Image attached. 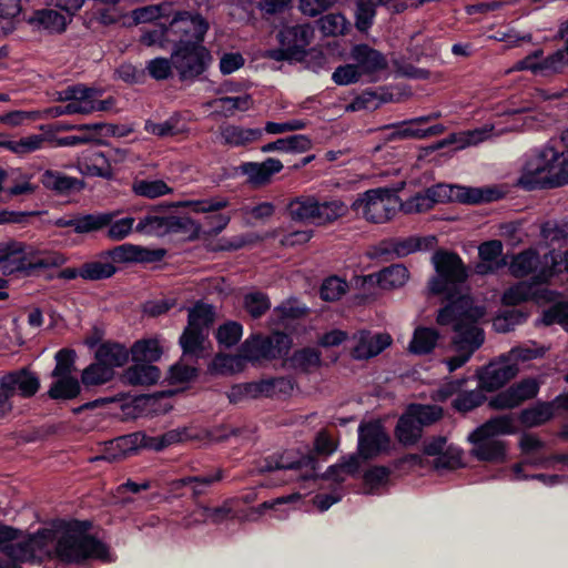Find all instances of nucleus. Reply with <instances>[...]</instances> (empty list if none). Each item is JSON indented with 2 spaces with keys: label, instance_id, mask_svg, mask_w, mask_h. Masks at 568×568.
<instances>
[{
  "label": "nucleus",
  "instance_id": "nucleus-14",
  "mask_svg": "<svg viewBox=\"0 0 568 568\" xmlns=\"http://www.w3.org/2000/svg\"><path fill=\"white\" fill-rule=\"evenodd\" d=\"M0 387L6 395V400L10 402L17 392L22 397L33 396L40 387V382L36 374L28 368H21L4 375L0 379Z\"/></svg>",
  "mask_w": 568,
  "mask_h": 568
},
{
  "label": "nucleus",
  "instance_id": "nucleus-24",
  "mask_svg": "<svg viewBox=\"0 0 568 568\" xmlns=\"http://www.w3.org/2000/svg\"><path fill=\"white\" fill-rule=\"evenodd\" d=\"M544 266V256L540 258L535 250L528 248L513 256L509 271L515 277H524L535 272L538 274Z\"/></svg>",
  "mask_w": 568,
  "mask_h": 568
},
{
  "label": "nucleus",
  "instance_id": "nucleus-23",
  "mask_svg": "<svg viewBox=\"0 0 568 568\" xmlns=\"http://www.w3.org/2000/svg\"><path fill=\"white\" fill-rule=\"evenodd\" d=\"M160 376L161 373L156 366L145 363H135L123 372L121 379L123 383L133 386H151L158 383Z\"/></svg>",
  "mask_w": 568,
  "mask_h": 568
},
{
  "label": "nucleus",
  "instance_id": "nucleus-51",
  "mask_svg": "<svg viewBox=\"0 0 568 568\" xmlns=\"http://www.w3.org/2000/svg\"><path fill=\"white\" fill-rule=\"evenodd\" d=\"M459 186H448L444 184H437L428 187L424 194L429 200V205L433 209L437 203H445L447 201H457V189Z\"/></svg>",
  "mask_w": 568,
  "mask_h": 568
},
{
  "label": "nucleus",
  "instance_id": "nucleus-47",
  "mask_svg": "<svg viewBox=\"0 0 568 568\" xmlns=\"http://www.w3.org/2000/svg\"><path fill=\"white\" fill-rule=\"evenodd\" d=\"M115 272V266L110 263L89 262L80 267L79 276L84 280L99 281L111 277Z\"/></svg>",
  "mask_w": 568,
  "mask_h": 568
},
{
  "label": "nucleus",
  "instance_id": "nucleus-41",
  "mask_svg": "<svg viewBox=\"0 0 568 568\" xmlns=\"http://www.w3.org/2000/svg\"><path fill=\"white\" fill-rule=\"evenodd\" d=\"M362 459V456L358 454H353L346 460L331 466L323 475V478L332 479L336 483H342L345 479L344 474L355 475L358 473Z\"/></svg>",
  "mask_w": 568,
  "mask_h": 568
},
{
  "label": "nucleus",
  "instance_id": "nucleus-57",
  "mask_svg": "<svg viewBox=\"0 0 568 568\" xmlns=\"http://www.w3.org/2000/svg\"><path fill=\"white\" fill-rule=\"evenodd\" d=\"M485 399L486 396L481 393V390L465 392L458 395V397L453 402V406L458 412L467 413L480 406Z\"/></svg>",
  "mask_w": 568,
  "mask_h": 568
},
{
  "label": "nucleus",
  "instance_id": "nucleus-53",
  "mask_svg": "<svg viewBox=\"0 0 568 568\" xmlns=\"http://www.w3.org/2000/svg\"><path fill=\"white\" fill-rule=\"evenodd\" d=\"M75 352L70 348H63L55 355L57 365L52 372V377L71 376L74 371Z\"/></svg>",
  "mask_w": 568,
  "mask_h": 568
},
{
  "label": "nucleus",
  "instance_id": "nucleus-54",
  "mask_svg": "<svg viewBox=\"0 0 568 568\" xmlns=\"http://www.w3.org/2000/svg\"><path fill=\"white\" fill-rule=\"evenodd\" d=\"M244 307L252 317L257 318L270 308V301L261 292L250 293L244 297Z\"/></svg>",
  "mask_w": 568,
  "mask_h": 568
},
{
  "label": "nucleus",
  "instance_id": "nucleus-63",
  "mask_svg": "<svg viewBox=\"0 0 568 568\" xmlns=\"http://www.w3.org/2000/svg\"><path fill=\"white\" fill-rule=\"evenodd\" d=\"M266 339L271 352L274 354V358L287 354L292 346V338L282 332H274L271 336H267Z\"/></svg>",
  "mask_w": 568,
  "mask_h": 568
},
{
  "label": "nucleus",
  "instance_id": "nucleus-27",
  "mask_svg": "<svg viewBox=\"0 0 568 568\" xmlns=\"http://www.w3.org/2000/svg\"><path fill=\"white\" fill-rule=\"evenodd\" d=\"M517 430L514 415L507 414L488 419L474 430V436L484 435L498 438L499 435L515 434Z\"/></svg>",
  "mask_w": 568,
  "mask_h": 568
},
{
  "label": "nucleus",
  "instance_id": "nucleus-40",
  "mask_svg": "<svg viewBox=\"0 0 568 568\" xmlns=\"http://www.w3.org/2000/svg\"><path fill=\"white\" fill-rule=\"evenodd\" d=\"M324 37H338L348 32L349 23L342 13H328L316 21Z\"/></svg>",
  "mask_w": 568,
  "mask_h": 568
},
{
  "label": "nucleus",
  "instance_id": "nucleus-30",
  "mask_svg": "<svg viewBox=\"0 0 568 568\" xmlns=\"http://www.w3.org/2000/svg\"><path fill=\"white\" fill-rule=\"evenodd\" d=\"M554 416V403L540 402L532 407L525 408L519 414L520 423L527 427H536L550 420Z\"/></svg>",
  "mask_w": 568,
  "mask_h": 568
},
{
  "label": "nucleus",
  "instance_id": "nucleus-2",
  "mask_svg": "<svg viewBox=\"0 0 568 568\" xmlns=\"http://www.w3.org/2000/svg\"><path fill=\"white\" fill-rule=\"evenodd\" d=\"M485 315V308L475 306L473 300L462 298L442 307L436 317L437 324L453 326L450 344L455 351L475 353L485 341V333L478 321Z\"/></svg>",
  "mask_w": 568,
  "mask_h": 568
},
{
  "label": "nucleus",
  "instance_id": "nucleus-22",
  "mask_svg": "<svg viewBox=\"0 0 568 568\" xmlns=\"http://www.w3.org/2000/svg\"><path fill=\"white\" fill-rule=\"evenodd\" d=\"M43 186L60 195H69L72 192H79L84 189L83 180L67 176L58 171L47 170L41 178Z\"/></svg>",
  "mask_w": 568,
  "mask_h": 568
},
{
  "label": "nucleus",
  "instance_id": "nucleus-42",
  "mask_svg": "<svg viewBox=\"0 0 568 568\" xmlns=\"http://www.w3.org/2000/svg\"><path fill=\"white\" fill-rule=\"evenodd\" d=\"M407 410L422 428L433 425L443 417V408L438 405L410 404Z\"/></svg>",
  "mask_w": 568,
  "mask_h": 568
},
{
  "label": "nucleus",
  "instance_id": "nucleus-20",
  "mask_svg": "<svg viewBox=\"0 0 568 568\" xmlns=\"http://www.w3.org/2000/svg\"><path fill=\"white\" fill-rule=\"evenodd\" d=\"M351 57L356 61L362 73L371 74L387 68L386 58L368 44H357L351 51Z\"/></svg>",
  "mask_w": 568,
  "mask_h": 568
},
{
  "label": "nucleus",
  "instance_id": "nucleus-19",
  "mask_svg": "<svg viewBox=\"0 0 568 568\" xmlns=\"http://www.w3.org/2000/svg\"><path fill=\"white\" fill-rule=\"evenodd\" d=\"M114 213L87 214L71 220L58 219L59 227H73L75 233L83 234L102 230L113 221Z\"/></svg>",
  "mask_w": 568,
  "mask_h": 568
},
{
  "label": "nucleus",
  "instance_id": "nucleus-45",
  "mask_svg": "<svg viewBox=\"0 0 568 568\" xmlns=\"http://www.w3.org/2000/svg\"><path fill=\"white\" fill-rule=\"evenodd\" d=\"M292 367L303 373H310L312 368L321 366V353L315 348L296 351L290 359Z\"/></svg>",
  "mask_w": 568,
  "mask_h": 568
},
{
  "label": "nucleus",
  "instance_id": "nucleus-7",
  "mask_svg": "<svg viewBox=\"0 0 568 568\" xmlns=\"http://www.w3.org/2000/svg\"><path fill=\"white\" fill-rule=\"evenodd\" d=\"M207 29L209 23L201 14L181 11L175 13L165 28V37L174 47L203 45Z\"/></svg>",
  "mask_w": 568,
  "mask_h": 568
},
{
  "label": "nucleus",
  "instance_id": "nucleus-55",
  "mask_svg": "<svg viewBox=\"0 0 568 568\" xmlns=\"http://www.w3.org/2000/svg\"><path fill=\"white\" fill-rule=\"evenodd\" d=\"M242 336V326L236 322H227L221 325L216 331L217 342L225 347L237 344Z\"/></svg>",
  "mask_w": 568,
  "mask_h": 568
},
{
  "label": "nucleus",
  "instance_id": "nucleus-58",
  "mask_svg": "<svg viewBox=\"0 0 568 568\" xmlns=\"http://www.w3.org/2000/svg\"><path fill=\"white\" fill-rule=\"evenodd\" d=\"M45 139L41 134L30 135L21 139L20 141L8 142L7 149L14 153H29L31 151L40 149Z\"/></svg>",
  "mask_w": 568,
  "mask_h": 568
},
{
  "label": "nucleus",
  "instance_id": "nucleus-28",
  "mask_svg": "<svg viewBox=\"0 0 568 568\" xmlns=\"http://www.w3.org/2000/svg\"><path fill=\"white\" fill-rule=\"evenodd\" d=\"M439 338L440 334L436 328L419 326L414 332L408 349L416 355L429 354L436 347Z\"/></svg>",
  "mask_w": 568,
  "mask_h": 568
},
{
  "label": "nucleus",
  "instance_id": "nucleus-50",
  "mask_svg": "<svg viewBox=\"0 0 568 568\" xmlns=\"http://www.w3.org/2000/svg\"><path fill=\"white\" fill-rule=\"evenodd\" d=\"M527 314L521 310H507L497 315L494 320V327L497 332L507 333L514 329L515 325L521 323Z\"/></svg>",
  "mask_w": 568,
  "mask_h": 568
},
{
  "label": "nucleus",
  "instance_id": "nucleus-61",
  "mask_svg": "<svg viewBox=\"0 0 568 568\" xmlns=\"http://www.w3.org/2000/svg\"><path fill=\"white\" fill-rule=\"evenodd\" d=\"M173 65L171 58H155L148 63L146 70L155 80H165L173 74Z\"/></svg>",
  "mask_w": 568,
  "mask_h": 568
},
{
  "label": "nucleus",
  "instance_id": "nucleus-38",
  "mask_svg": "<svg viewBox=\"0 0 568 568\" xmlns=\"http://www.w3.org/2000/svg\"><path fill=\"white\" fill-rule=\"evenodd\" d=\"M57 381L50 387L48 395L52 399H73L80 392L81 386L77 378L72 376L55 377Z\"/></svg>",
  "mask_w": 568,
  "mask_h": 568
},
{
  "label": "nucleus",
  "instance_id": "nucleus-32",
  "mask_svg": "<svg viewBox=\"0 0 568 568\" xmlns=\"http://www.w3.org/2000/svg\"><path fill=\"white\" fill-rule=\"evenodd\" d=\"M408 277V270L403 264H393L379 271L377 286L383 290L402 287Z\"/></svg>",
  "mask_w": 568,
  "mask_h": 568
},
{
  "label": "nucleus",
  "instance_id": "nucleus-26",
  "mask_svg": "<svg viewBox=\"0 0 568 568\" xmlns=\"http://www.w3.org/2000/svg\"><path fill=\"white\" fill-rule=\"evenodd\" d=\"M129 355L130 352L123 345L105 342L98 347L95 359L114 371V367L123 366L129 361Z\"/></svg>",
  "mask_w": 568,
  "mask_h": 568
},
{
  "label": "nucleus",
  "instance_id": "nucleus-60",
  "mask_svg": "<svg viewBox=\"0 0 568 568\" xmlns=\"http://www.w3.org/2000/svg\"><path fill=\"white\" fill-rule=\"evenodd\" d=\"M346 292V283L338 277H329L322 284L321 297L324 301H336Z\"/></svg>",
  "mask_w": 568,
  "mask_h": 568
},
{
  "label": "nucleus",
  "instance_id": "nucleus-3",
  "mask_svg": "<svg viewBox=\"0 0 568 568\" xmlns=\"http://www.w3.org/2000/svg\"><path fill=\"white\" fill-rule=\"evenodd\" d=\"M432 262L436 273L428 282V290L433 295H442L449 303L459 302L464 297L471 300L466 285L467 267L456 253L436 251Z\"/></svg>",
  "mask_w": 568,
  "mask_h": 568
},
{
  "label": "nucleus",
  "instance_id": "nucleus-49",
  "mask_svg": "<svg viewBox=\"0 0 568 568\" xmlns=\"http://www.w3.org/2000/svg\"><path fill=\"white\" fill-rule=\"evenodd\" d=\"M432 466L439 473L454 470L462 466L460 452L449 446L443 453L435 456Z\"/></svg>",
  "mask_w": 568,
  "mask_h": 568
},
{
  "label": "nucleus",
  "instance_id": "nucleus-16",
  "mask_svg": "<svg viewBox=\"0 0 568 568\" xmlns=\"http://www.w3.org/2000/svg\"><path fill=\"white\" fill-rule=\"evenodd\" d=\"M469 440L473 444L470 455L478 460L495 464L506 460V443L504 440L484 435L474 436V432L469 435Z\"/></svg>",
  "mask_w": 568,
  "mask_h": 568
},
{
  "label": "nucleus",
  "instance_id": "nucleus-4",
  "mask_svg": "<svg viewBox=\"0 0 568 568\" xmlns=\"http://www.w3.org/2000/svg\"><path fill=\"white\" fill-rule=\"evenodd\" d=\"M186 203H171L169 205H156L152 207L149 215L143 217L135 227L139 233L155 234L163 236L169 233L187 234L190 240L199 237L201 226L189 216L165 215L164 213L174 206Z\"/></svg>",
  "mask_w": 568,
  "mask_h": 568
},
{
  "label": "nucleus",
  "instance_id": "nucleus-43",
  "mask_svg": "<svg viewBox=\"0 0 568 568\" xmlns=\"http://www.w3.org/2000/svg\"><path fill=\"white\" fill-rule=\"evenodd\" d=\"M457 201L462 203L490 202L500 196V192L491 189L465 187L457 189Z\"/></svg>",
  "mask_w": 568,
  "mask_h": 568
},
{
  "label": "nucleus",
  "instance_id": "nucleus-48",
  "mask_svg": "<svg viewBox=\"0 0 568 568\" xmlns=\"http://www.w3.org/2000/svg\"><path fill=\"white\" fill-rule=\"evenodd\" d=\"M390 469L385 466H374L365 471L364 478V494L371 495L378 487L387 484Z\"/></svg>",
  "mask_w": 568,
  "mask_h": 568
},
{
  "label": "nucleus",
  "instance_id": "nucleus-59",
  "mask_svg": "<svg viewBox=\"0 0 568 568\" xmlns=\"http://www.w3.org/2000/svg\"><path fill=\"white\" fill-rule=\"evenodd\" d=\"M45 139L41 134L30 135L21 139L20 141L8 142L7 149L14 153H29L31 151L40 149Z\"/></svg>",
  "mask_w": 568,
  "mask_h": 568
},
{
  "label": "nucleus",
  "instance_id": "nucleus-35",
  "mask_svg": "<svg viewBox=\"0 0 568 568\" xmlns=\"http://www.w3.org/2000/svg\"><path fill=\"white\" fill-rule=\"evenodd\" d=\"M130 353L133 362L151 364L161 357L162 349L156 339H142L133 344Z\"/></svg>",
  "mask_w": 568,
  "mask_h": 568
},
{
  "label": "nucleus",
  "instance_id": "nucleus-6",
  "mask_svg": "<svg viewBox=\"0 0 568 568\" xmlns=\"http://www.w3.org/2000/svg\"><path fill=\"white\" fill-rule=\"evenodd\" d=\"M313 38L314 28L310 23L285 26L276 34L280 48L267 50L264 57L275 61H303Z\"/></svg>",
  "mask_w": 568,
  "mask_h": 568
},
{
  "label": "nucleus",
  "instance_id": "nucleus-44",
  "mask_svg": "<svg viewBox=\"0 0 568 568\" xmlns=\"http://www.w3.org/2000/svg\"><path fill=\"white\" fill-rule=\"evenodd\" d=\"M114 376V371L103 366L99 361L89 365L83 369L81 382L85 386L102 385L111 381Z\"/></svg>",
  "mask_w": 568,
  "mask_h": 568
},
{
  "label": "nucleus",
  "instance_id": "nucleus-11",
  "mask_svg": "<svg viewBox=\"0 0 568 568\" xmlns=\"http://www.w3.org/2000/svg\"><path fill=\"white\" fill-rule=\"evenodd\" d=\"M539 384L535 378H525L498 393L489 400V407L494 409H511L521 403L536 397Z\"/></svg>",
  "mask_w": 568,
  "mask_h": 568
},
{
  "label": "nucleus",
  "instance_id": "nucleus-52",
  "mask_svg": "<svg viewBox=\"0 0 568 568\" xmlns=\"http://www.w3.org/2000/svg\"><path fill=\"white\" fill-rule=\"evenodd\" d=\"M133 191L141 196L154 199L170 193L172 190L162 180L139 181L133 184Z\"/></svg>",
  "mask_w": 568,
  "mask_h": 568
},
{
  "label": "nucleus",
  "instance_id": "nucleus-46",
  "mask_svg": "<svg viewBox=\"0 0 568 568\" xmlns=\"http://www.w3.org/2000/svg\"><path fill=\"white\" fill-rule=\"evenodd\" d=\"M348 209L342 201L320 203L317 201L316 224L332 223L346 215Z\"/></svg>",
  "mask_w": 568,
  "mask_h": 568
},
{
  "label": "nucleus",
  "instance_id": "nucleus-1",
  "mask_svg": "<svg viewBox=\"0 0 568 568\" xmlns=\"http://www.w3.org/2000/svg\"><path fill=\"white\" fill-rule=\"evenodd\" d=\"M90 521L57 519L34 534L0 523V551L19 566L21 562H42L58 558L65 564L87 559H110L108 547L89 534Z\"/></svg>",
  "mask_w": 568,
  "mask_h": 568
},
{
  "label": "nucleus",
  "instance_id": "nucleus-9",
  "mask_svg": "<svg viewBox=\"0 0 568 568\" xmlns=\"http://www.w3.org/2000/svg\"><path fill=\"white\" fill-rule=\"evenodd\" d=\"M212 60L204 45L173 47L171 61L181 81H193L201 75Z\"/></svg>",
  "mask_w": 568,
  "mask_h": 568
},
{
  "label": "nucleus",
  "instance_id": "nucleus-34",
  "mask_svg": "<svg viewBox=\"0 0 568 568\" xmlns=\"http://www.w3.org/2000/svg\"><path fill=\"white\" fill-rule=\"evenodd\" d=\"M423 428L416 422L413 416H409V412L399 418L396 426V437L404 445H413L422 437Z\"/></svg>",
  "mask_w": 568,
  "mask_h": 568
},
{
  "label": "nucleus",
  "instance_id": "nucleus-39",
  "mask_svg": "<svg viewBox=\"0 0 568 568\" xmlns=\"http://www.w3.org/2000/svg\"><path fill=\"white\" fill-rule=\"evenodd\" d=\"M241 357L248 361H258L261 358H274L266 337L255 336L245 341L240 348Z\"/></svg>",
  "mask_w": 568,
  "mask_h": 568
},
{
  "label": "nucleus",
  "instance_id": "nucleus-12",
  "mask_svg": "<svg viewBox=\"0 0 568 568\" xmlns=\"http://www.w3.org/2000/svg\"><path fill=\"white\" fill-rule=\"evenodd\" d=\"M519 372L516 363H509L504 356L478 371L479 387L494 392L503 387Z\"/></svg>",
  "mask_w": 568,
  "mask_h": 568
},
{
  "label": "nucleus",
  "instance_id": "nucleus-33",
  "mask_svg": "<svg viewBox=\"0 0 568 568\" xmlns=\"http://www.w3.org/2000/svg\"><path fill=\"white\" fill-rule=\"evenodd\" d=\"M214 318L215 312L212 305L196 302L189 311L187 327L204 332L214 323Z\"/></svg>",
  "mask_w": 568,
  "mask_h": 568
},
{
  "label": "nucleus",
  "instance_id": "nucleus-29",
  "mask_svg": "<svg viewBox=\"0 0 568 568\" xmlns=\"http://www.w3.org/2000/svg\"><path fill=\"white\" fill-rule=\"evenodd\" d=\"M30 22L51 33H61L65 30L67 18L53 9H42L33 13Z\"/></svg>",
  "mask_w": 568,
  "mask_h": 568
},
{
  "label": "nucleus",
  "instance_id": "nucleus-64",
  "mask_svg": "<svg viewBox=\"0 0 568 568\" xmlns=\"http://www.w3.org/2000/svg\"><path fill=\"white\" fill-rule=\"evenodd\" d=\"M362 75L358 67L356 64H346L343 67H338L333 73V80L337 84H349L357 82Z\"/></svg>",
  "mask_w": 568,
  "mask_h": 568
},
{
  "label": "nucleus",
  "instance_id": "nucleus-17",
  "mask_svg": "<svg viewBox=\"0 0 568 568\" xmlns=\"http://www.w3.org/2000/svg\"><path fill=\"white\" fill-rule=\"evenodd\" d=\"M104 254L115 263H151L161 261L166 251L164 248L149 250L132 244H123L106 251Z\"/></svg>",
  "mask_w": 568,
  "mask_h": 568
},
{
  "label": "nucleus",
  "instance_id": "nucleus-5",
  "mask_svg": "<svg viewBox=\"0 0 568 568\" xmlns=\"http://www.w3.org/2000/svg\"><path fill=\"white\" fill-rule=\"evenodd\" d=\"M544 264L545 266L532 276L531 281H521L506 290L501 297L503 303L515 306L530 300L537 303L552 301L554 293L540 287V284L546 283L555 274L557 258L552 252L544 254Z\"/></svg>",
  "mask_w": 568,
  "mask_h": 568
},
{
  "label": "nucleus",
  "instance_id": "nucleus-36",
  "mask_svg": "<svg viewBox=\"0 0 568 568\" xmlns=\"http://www.w3.org/2000/svg\"><path fill=\"white\" fill-rule=\"evenodd\" d=\"M288 214L294 221H312L316 223L317 200L314 197H300L292 201L288 206Z\"/></svg>",
  "mask_w": 568,
  "mask_h": 568
},
{
  "label": "nucleus",
  "instance_id": "nucleus-15",
  "mask_svg": "<svg viewBox=\"0 0 568 568\" xmlns=\"http://www.w3.org/2000/svg\"><path fill=\"white\" fill-rule=\"evenodd\" d=\"M355 345L352 356L355 359H368L377 356L392 344V337L387 333L372 334L369 331H359L353 335Z\"/></svg>",
  "mask_w": 568,
  "mask_h": 568
},
{
  "label": "nucleus",
  "instance_id": "nucleus-18",
  "mask_svg": "<svg viewBox=\"0 0 568 568\" xmlns=\"http://www.w3.org/2000/svg\"><path fill=\"white\" fill-rule=\"evenodd\" d=\"M480 261L475 265V272L486 275L497 272L507 265L503 256V243L498 240L484 242L478 247Z\"/></svg>",
  "mask_w": 568,
  "mask_h": 568
},
{
  "label": "nucleus",
  "instance_id": "nucleus-21",
  "mask_svg": "<svg viewBox=\"0 0 568 568\" xmlns=\"http://www.w3.org/2000/svg\"><path fill=\"white\" fill-rule=\"evenodd\" d=\"M283 169L281 161L267 159L263 163L248 162L241 166L242 172L247 175L248 182L254 186H263L271 181L274 173Z\"/></svg>",
  "mask_w": 568,
  "mask_h": 568
},
{
  "label": "nucleus",
  "instance_id": "nucleus-8",
  "mask_svg": "<svg viewBox=\"0 0 568 568\" xmlns=\"http://www.w3.org/2000/svg\"><path fill=\"white\" fill-rule=\"evenodd\" d=\"M392 194L386 189H372L359 195L351 209L361 213L362 217L373 224H384L396 214V204L389 199Z\"/></svg>",
  "mask_w": 568,
  "mask_h": 568
},
{
  "label": "nucleus",
  "instance_id": "nucleus-10",
  "mask_svg": "<svg viewBox=\"0 0 568 568\" xmlns=\"http://www.w3.org/2000/svg\"><path fill=\"white\" fill-rule=\"evenodd\" d=\"M24 245L20 242L11 241L0 244V266L3 274H12L18 271H26L37 267H48L50 265H60L63 263L62 257L53 260H40L37 263H26Z\"/></svg>",
  "mask_w": 568,
  "mask_h": 568
},
{
  "label": "nucleus",
  "instance_id": "nucleus-62",
  "mask_svg": "<svg viewBox=\"0 0 568 568\" xmlns=\"http://www.w3.org/2000/svg\"><path fill=\"white\" fill-rule=\"evenodd\" d=\"M182 359L170 368V377L173 383H186L197 376V368L184 363Z\"/></svg>",
  "mask_w": 568,
  "mask_h": 568
},
{
  "label": "nucleus",
  "instance_id": "nucleus-37",
  "mask_svg": "<svg viewBox=\"0 0 568 568\" xmlns=\"http://www.w3.org/2000/svg\"><path fill=\"white\" fill-rule=\"evenodd\" d=\"M104 445V454L90 458V463L101 460H105L109 463H118L132 454L129 450L128 442L125 440L124 436H120L115 439L109 440Z\"/></svg>",
  "mask_w": 568,
  "mask_h": 568
},
{
  "label": "nucleus",
  "instance_id": "nucleus-13",
  "mask_svg": "<svg viewBox=\"0 0 568 568\" xmlns=\"http://www.w3.org/2000/svg\"><path fill=\"white\" fill-rule=\"evenodd\" d=\"M388 442L389 437L378 422L361 425L357 454L363 460L372 459L379 455Z\"/></svg>",
  "mask_w": 568,
  "mask_h": 568
},
{
  "label": "nucleus",
  "instance_id": "nucleus-31",
  "mask_svg": "<svg viewBox=\"0 0 568 568\" xmlns=\"http://www.w3.org/2000/svg\"><path fill=\"white\" fill-rule=\"evenodd\" d=\"M221 135L225 144L229 145H245L253 141L261 139L262 131L260 129H242L236 125L221 126Z\"/></svg>",
  "mask_w": 568,
  "mask_h": 568
},
{
  "label": "nucleus",
  "instance_id": "nucleus-56",
  "mask_svg": "<svg viewBox=\"0 0 568 568\" xmlns=\"http://www.w3.org/2000/svg\"><path fill=\"white\" fill-rule=\"evenodd\" d=\"M375 17V2L373 0H357L355 27L359 31H366Z\"/></svg>",
  "mask_w": 568,
  "mask_h": 568
},
{
  "label": "nucleus",
  "instance_id": "nucleus-25",
  "mask_svg": "<svg viewBox=\"0 0 568 568\" xmlns=\"http://www.w3.org/2000/svg\"><path fill=\"white\" fill-rule=\"evenodd\" d=\"M204 342V332L186 326L180 337V345L183 351L182 359H186L187 363L196 362L200 357L203 356Z\"/></svg>",
  "mask_w": 568,
  "mask_h": 568
}]
</instances>
